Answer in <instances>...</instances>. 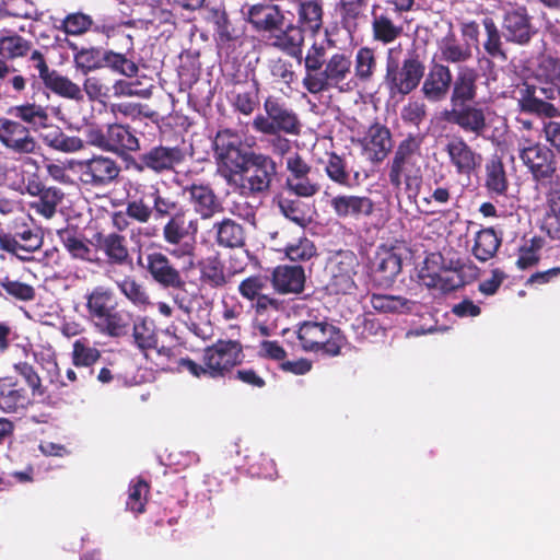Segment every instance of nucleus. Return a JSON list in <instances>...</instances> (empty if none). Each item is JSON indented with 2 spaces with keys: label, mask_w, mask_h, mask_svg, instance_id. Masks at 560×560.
<instances>
[{
  "label": "nucleus",
  "mask_w": 560,
  "mask_h": 560,
  "mask_svg": "<svg viewBox=\"0 0 560 560\" xmlns=\"http://www.w3.org/2000/svg\"><path fill=\"white\" fill-rule=\"evenodd\" d=\"M85 299L88 317L101 334L121 337L128 332L129 315L117 311V302L112 289L103 285L95 287Z\"/></svg>",
  "instance_id": "nucleus-1"
},
{
  "label": "nucleus",
  "mask_w": 560,
  "mask_h": 560,
  "mask_svg": "<svg viewBox=\"0 0 560 560\" xmlns=\"http://www.w3.org/2000/svg\"><path fill=\"white\" fill-rule=\"evenodd\" d=\"M243 358L244 355L240 342L234 340H220L205 349L202 364H198L190 359H182L179 361V368L188 371L196 377L202 375L219 377L240 364Z\"/></svg>",
  "instance_id": "nucleus-2"
},
{
  "label": "nucleus",
  "mask_w": 560,
  "mask_h": 560,
  "mask_svg": "<svg viewBox=\"0 0 560 560\" xmlns=\"http://www.w3.org/2000/svg\"><path fill=\"white\" fill-rule=\"evenodd\" d=\"M352 61L343 52L334 54L319 72H311L303 78V86L312 94L336 89L341 93L353 91L357 80L351 74Z\"/></svg>",
  "instance_id": "nucleus-3"
},
{
  "label": "nucleus",
  "mask_w": 560,
  "mask_h": 560,
  "mask_svg": "<svg viewBox=\"0 0 560 560\" xmlns=\"http://www.w3.org/2000/svg\"><path fill=\"white\" fill-rule=\"evenodd\" d=\"M421 144L420 135H409L398 144L388 172L394 188L399 189L402 184L408 190L418 187L421 179Z\"/></svg>",
  "instance_id": "nucleus-4"
},
{
  "label": "nucleus",
  "mask_w": 560,
  "mask_h": 560,
  "mask_svg": "<svg viewBox=\"0 0 560 560\" xmlns=\"http://www.w3.org/2000/svg\"><path fill=\"white\" fill-rule=\"evenodd\" d=\"M277 175V163L269 155L249 152L240 174L230 176V186L244 197L267 192Z\"/></svg>",
  "instance_id": "nucleus-5"
},
{
  "label": "nucleus",
  "mask_w": 560,
  "mask_h": 560,
  "mask_svg": "<svg viewBox=\"0 0 560 560\" xmlns=\"http://www.w3.org/2000/svg\"><path fill=\"white\" fill-rule=\"evenodd\" d=\"M198 232V222L186 219L185 212H176L163 226V238L172 247L167 249L170 256L184 261L183 271L187 272L195 267V235Z\"/></svg>",
  "instance_id": "nucleus-6"
},
{
  "label": "nucleus",
  "mask_w": 560,
  "mask_h": 560,
  "mask_svg": "<svg viewBox=\"0 0 560 560\" xmlns=\"http://www.w3.org/2000/svg\"><path fill=\"white\" fill-rule=\"evenodd\" d=\"M184 211L178 202L168 195L162 194L154 185H140L135 196L127 203L128 215L139 223H148L154 215L156 219L171 218Z\"/></svg>",
  "instance_id": "nucleus-7"
},
{
  "label": "nucleus",
  "mask_w": 560,
  "mask_h": 560,
  "mask_svg": "<svg viewBox=\"0 0 560 560\" xmlns=\"http://www.w3.org/2000/svg\"><path fill=\"white\" fill-rule=\"evenodd\" d=\"M265 115H257L253 120V128L265 135H278L280 132L298 136L301 131V122L293 112L281 100L269 96L264 102Z\"/></svg>",
  "instance_id": "nucleus-8"
},
{
  "label": "nucleus",
  "mask_w": 560,
  "mask_h": 560,
  "mask_svg": "<svg viewBox=\"0 0 560 560\" xmlns=\"http://www.w3.org/2000/svg\"><path fill=\"white\" fill-rule=\"evenodd\" d=\"M298 337L304 350L338 355L345 345L340 330L327 323L305 322L298 331Z\"/></svg>",
  "instance_id": "nucleus-9"
},
{
  "label": "nucleus",
  "mask_w": 560,
  "mask_h": 560,
  "mask_svg": "<svg viewBox=\"0 0 560 560\" xmlns=\"http://www.w3.org/2000/svg\"><path fill=\"white\" fill-rule=\"evenodd\" d=\"M219 172L230 186V176L240 174L248 161L249 153L242 152L240 137L231 130H221L213 141Z\"/></svg>",
  "instance_id": "nucleus-10"
},
{
  "label": "nucleus",
  "mask_w": 560,
  "mask_h": 560,
  "mask_svg": "<svg viewBox=\"0 0 560 560\" xmlns=\"http://www.w3.org/2000/svg\"><path fill=\"white\" fill-rule=\"evenodd\" d=\"M40 229L23 223L15 225L13 233L0 230V248L21 260H31L33 253L43 245Z\"/></svg>",
  "instance_id": "nucleus-11"
},
{
  "label": "nucleus",
  "mask_w": 560,
  "mask_h": 560,
  "mask_svg": "<svg viewBox=\"0 0 560 560\" xmlns=\"http://www.w3.org/2000/svg\"><path fill=\"white\" fill-rule=\"evenodd\" d=\"M74 168L81 183L93 188L107 186L120 172L119 165L113 159L104 155L77 161Z\"/></svg>",
  "instance_id": "nucleus-12"
},
{
  "label": "nucleus",
  "mask_w": 560,
  "mask_h": 560,
  "mask_svg": "<svg viewBox=\"0 0 560 560\" xmlns=\"http://www.w3.org/2000/svg\"><path fill=\"white\" fill-rule=\"evenodd\" d=\"M422 63L415 59H405L401 67L388 61L386 84L393 95H406L416 89L423 77Z\"/></svg>",
  "instance_id": "nucleus-13"
},
{
  "label": "nucleus",
  "mask_w": 560,
  "mask_h": 560,
  "mask_svg": "<svg viewBox=\"0 0 560 560\" xmlns=\"http://www.w3.org/2000/svg\"><path fill=\"white\" fill-rule=\"evenodd\" d=\"M0 143L20 155L33 154L39 148L30 128L5 117L0 118Z\"/></svg>",
  "instance_id": "nucleus-14"
},
{
  "label": "nucleus",
  "mask_w": 560,
  "mask_h": 560,
  "mask_svg": "<svg viewBox=\"0 0 560 560\" xmlns=\"http://www.w3.org/2000/svg\"><path fill=\"white\" fill-rule=\"evenodd\" d=\"M144 267L152 279L162 288L183 289L186 284L180 270H178L163 253L154 252L148 254Z\"/></svg>",
  "instance_id": "nucleus-15"
},
{
  "label": "nucleus",
  "mask_w": 560,
  "mask_h": 560,
  "mask_svg": "<svg viewBox=\"0 0 560 560\" xmlns=\"http://www.w3.org/2000/svg\"><path fill=\"white\" fill-rule=\"evenodd\" d=\"M451 165L456 174L469 177L482 163V156L476 152L463 138H453L445 145Z\"/></svg>",
  "instance_id": "nucleus-16"
},
{
  "label": "nucleus",
  "mask_w": 560,
  "mask_h": 560,
  "mask_svg": "<svg viewBox=\"0 0 560 560\" xmlns=\"http://www.w3.org/2000/svg\"><path fill=\"white\" fill-rule=\"evenodd\" d=\"M355 266L357 258L352 253L342 254L330 262V280L327 288L331 293L350 294L355 289Z\"/></svg>",
  "instance_id": "nucleus-17"
},
{
  "label": "nucleus",
  "mask_w": 560,
  "mask_h": 560,
  "mask_svg": "<svg viewBox=\"0 0 560 560\" xmlns=\"http://www.w3.org/2000/svg\"><path fill=\"white\" fill-rule=\"evenodd\" d=\"M520 158L536 178H547L555 171L552 152L539 143L526 141L521 144Z\"/></svg>",
  "instance_id": "nucleus-18"
},
{
  "label": "nucleus",
  "mask_w": 560,
  "mask_h": 560,
  "mask_svg": "<svg viewBox=\"0 0 560 560\" xmlns=\"http://www.w3.org/2000/svg\"><path fill=\"white\" fill-rule=\"evenodd\" d=\"M242 14L257 31H279L284 22L282 12L273 4L258 3L244 5Z\"/></svg>",
  "instance_id": "nucleus-19"
},
{
  "label": "nucleus",
  "mask_w": 560,
  "mask_h": 560,
  "mask_svg": "<svg viewBox=\"0 0 560 560\" xmlns=\"http://www.w3.org/2000/svg\"><path fill=\"white\" fill-rule=\"evenodd\" d=\"M282 316L283 307L280 301L262 298L255 304L254 327L261 336H270L278 329Z\"/></svg>",
  "instance_id": "nucleus-20"
},
{
  "label": "nucleus",
  "mask_w": 560,
  "mask_h": 560,
  "mask_svg": "<svg viewBox=\"0 0 560 560\" xmlns=\"http://www.w3.org/2000/svg\"><path fill=\"white\" fill-rule=\"evenodd\" d=\"M448 120L466 132L474 133L477 137L486 136L487 118L486 112L481 107L467 104L452 107L448 113Z\"/></svg>",
  "instance_id": "nucleus-21"
},
{
  "label": "nucleus",
  "mask_w": 560,
  "mask_h": 560,
  "mask_svg": "<svg viewBox=\"0 0 560 560\" xmlns=\"http://www.w3.org/2000/svg\"><path fill=\"white\" fill-rule=\"evenodd\" d=\"M452 79L448 67L442 63H434L424 79L422 85L423 95L431 102L444 100L450 91Z\"/></svg>",
  "instance_id": "nucleus-22"
},
{
  "label": "nucleus",
  "mask_w": 560,
  "mask_h": 560,
  "mask_svg": "<svg viewBox=\"0 0 560 560\" xmlns=\"http://www.w3.org/2000/svg\"><path fill=\"white\" fill-rule=\"evenodd\" d=\"M335 214L341 219L370 215L373 211V202L369 197L355 195H338L329 201Z\"/></svg>",
  "instance_id": "nucleus-23"
},
{
  "label": "nucleus",
  "mask_w": 560,
  "mask_h": 560,
  "mask_svg": "<svg viewBox=\"0 0 560 560\" xmlns=\"http://www.w3.org/2000/svg\"><path fill=\"white\" fill-rule=\"evenodd\" d=\"M504 35L508 40L524 44L533 34L527 10L524 7L506 11L503 20Z\"/></svg>",
  "instance_id": "nucleus-24"
},
{
  "label": "nucleus",
  "mask_w": 560,
  "mask_h": 560,
  "mask_svg": "<svg viewBox=\"0 0 560 560\" xmlns=\"http://www.w3.org/2000/svg\"><path fill=\"white\" fill-rule=\"evenodd\" d=\"M182 160L180 151L177 148L155 147L139 158L137 167L141 171L149 168L155 173L172 170Z\"/></svg>",
  "instance_id": "nucleus-25"
},
{
  "label": "nucleus",
  "mask_w": 560,
  "mask_h": 560,
  "mask_svg": "<svg viewBox=\"0 0 560 560\" xmlns=\"http://www.w3.org/2000/svg\"><path fill=\"white\" fill-rule=\"evenodd\" d=\"M478 73L469 67H459L453 82L451 95L452 107H458L471 102L477 96L476 81Z\"/></svg>",
  "instance_id": "nucleus-26"
},
{
  "label": "nucleus",
  "mask_w": 560,
  "mask_h": 560,
  "mask_svg": "<svg viewBox=\"0 0 560 560\" xmlns=\"http://www.w3.org/2000/svg\"><path fill=\"white\" fill-rule=\"evenodd\" d=\"M194 210L202 218L210 219L222 210V206L212 189L203 185H192L186 189Z\"/></svg>",
  "instance_id": "nucleus-27"
},
{
  "label": "nucleus",
  "mask_w": 560,
  "mask_h": 560,
  "mask_svg": "<svg viewBox=\"0 0 560 560\" xmlns=\"http://www.w3.org/2000/svg\"><path fill=\"white\" fill-rule=\"evenodd\" d=\"M96 245L102 250L109 265H125L129 260V252L124 236L116 233L97 234Z\"/></svg>",
  "instance_id": "nucleus-28"
},
{
  "label": "nucleus",
  "mask_w": 560,
  "mask_h": 560,
  "mask_svg": "<svg viewBox=\"0 0 560 560\" xmlns=\"http://www.w3.org/2000/svg\"><path fill=\"white\" fill-rule=\"evenodd\" d=\"M401 259L398 254L392 249L383 248L376 253L373 262V273L382 284H389L400 272Z\"/></svg>",
  "instance_id": "nucleus-29"
},
{
  "label": "nucleus",
  "mask_w": 560,
  "mask_h": 560,
  "mask_svg": "<svg viewBox=\"0 0 560 560\" xmlns=\"http://www.w3.org/2000/svg\"><path fill=\"white\" fill-rule=\"evenodd\" d=\"M304 281V270L300 266H279L272 273L273 287L280 293H299Z\"/></svg>",
  "instance_id": "nucleus-30"
},
{
  "label": "nucleus",
  "mask_w": 560,
  "mask_h": 560,
  "mask_svg": "<svg viewBox=\"0 0 560 560\" xmlns=\"http://www.w3.org/2000/svg\"><path fill=\"white\" fill-rule=\"evenodd\" d=\"M15 352L19 360L13 363V370L23 377L34 395L43 394L40 377L27 361L31 355H34L32 346L30 343L15 345Z\"/></svg>",
  "instance_id": "nucleus-31"
},
{
  "label": "nucleus",
  "mask_w": 560,
  "mask_h": 560,
  "mask_svg": "<svg viewBox=\"0 0 560 560\" xmlns=\"http://www.w3.org/2000/svg\"><path fill=\"white\" fill-rule=\"evenodd\" d=\"M323 4L320 0H300L298 7L299 27L303 32L317 34L323 28Z\"/></svg>",
  "instance_id": "nucleus-32"
},
{
  "label": "nucleus",
  "mask_w": 560,
  "mask_h": 560,
  "mask_svg": "<svg viewBox=\"0 0 560 560\" xmlns=\"http://www.w3.org/2000/svg\"><path fill=\"white\" fill-rule=\"evenodd\" d=\"M380 5L372 9V32L373 38L383 44L395 42L402 33L401 25L395 24L386 12H378Z\"/></svg>",
  "instance_id": "nucleus-33"
},
{
  "label": "nucleus",
  "mask_w": 560,
  "mask_h": 560,
  "mask_svg": "<svg viewBox=\"0 0 560 560\" xmlns=\"http://www.w3.org/2000/svg\"><path fill=\"white\" fill-rule=\"evenodd\" d=\"M363 145L372 161H382L392 148L390 133L388 129L381 126H373L370 128Z\"/></svg>",
  "instance_id": "nucleus-34"
},
{
  "label": "nucleus",
  "mask_w": 560,
  "mask_h": 560,
  "mask_svg": "<svg viewBox=\"0 0 560 560\" xmlns=\"http://www.w3.org/2000/svg\"><path fill=\"white\" fill-rule=\"evenodd\" d=\"M58 236L72 258L93 262L96 260V252L75 231L70 229L59 230Z\"/></svg>",
  "instance_id": "nucleus-35"
},
{
  "label": "nucleus",
  "mask_w": 560,
  "mask_h": 560,
  "mask_svg": "<svg viewBox=\"0 0 560 560\" xmlns=\"http://www.w3.org/2000/svg\"><path fill=\"white\" fill-rule=\"evenodd\" d=\"M439 54L441 60L452 63L466 62L472 56L470 44L458 43L452 31L439 42Z\"/></svg>",
  "instance_id": "nucleus-36"
},
{
  "label": "nucleus",
  "mask_w": 560,
  "mask_h": 560,
  "mask_svg": "<svg viewBox=\"0 0 560 560\" xmlns=\"http://www.w3.org/2000/svg\"><path fill=\"white\" fill-rule=\"evenodd\" d=\"M199 269L200 282L203 285L211 288H220L226 283V277L224 273V266L220 258L217 256H210L195 261L194 268Z\"/></svg>",
  "instance_id": "nucleus-37"
},
{
  "label": "nucleus",
  "mask_w": 560,
  "mask_h": 560,
  "mask_svg": "<svg viewBox=\"0 0 560 560\" xmlns=\"http://www.w3.org/2000/svg\"><path fill=\"white\" fill-rule=\"evenodd\" d=\"M30 399L23 388H18L10 378L0 380V408L5 412L24 409Z\"/></svg>",
  "instance_id": "nucleus-38"
},
{
  "label": "nucleus",
  "mask_w": 560,
  "mask_h": 560,
  "mask_svg": "<svg viewBox=\"0 0 560 560\" xmlns=\"http://www.w3.org/2000/svg\"><path fill=\"white\" fill-rule=\"evenodd\" d=\"M215 241L219 246L237 248L244 245L245 232L241 224L231 219H224L213 225Z\"/></svg>",
  "instance_id": "nucleus-39"
},
{
  "label": "nucleus",
  "mask_w": 560,
  "mask_h": 560,
  "mask_svg": "<svg viewBox=\"0 0 560 560\" xmlns=\"http://www.w3.org/2000/svg\"><path fill=\"white\" fill-rule=\"evenodd\" d=\"M9 113L16 119L27 124L35 131L48 126L49 116L46 108L42 105L25 103L11 107Z\"/></svg>",
  "instance_id": "nucleus-40"
},
{
  "label": "nucleus",
  "mask_w": 560,
  "mask_h": 560,
  "mask_svg": "<svg viewBox=\"0 0 560 560\" xmlns=\"http://www.w3.org/2000/svg\"><path fill=\"white\" fill-rule=\"evenodd\" d=\"M139 149V141L133 133L122 125L107 126L106 151L124 153Z\"/></svg>",
  "instance_id": "nucleus-41"
},
{
  "label": "nucleus",
  "mask_w": 560,
  "mask_h": 560,
  "mask_svg": "<svg viewBox=\"0 0 560 560\" xmlns=\"http://www.w3.org/2000/svg\"><path fill=\"white\" fill-rule=\"evenodd\" d=\"M500 238L492 229L481 230L475 237L472 254L478 260L487 261L494 256L500 246Z\"/></svg>",
  "instance_id": "nucleus-42"
},
{
  "label": "nucleus",
  "mask_w": 560,
  "mask_h": 560,
  "mask_svg": "<svg viewBox=\"0 0 560 560\" xmlns=\"http://www.w3.org/2000/svg\"><path fill=\"white\" fill-rule=\"evenodd\" d=\"M542 229L550 237L560 238V183L550 192Z\"/></svg>",
  "instance_id": "nucleus-43"
},
{
  "label": "nucleus",
  "mask_w": 560,
  "mask_h": 560,
  "mask_svg": "<svg viewBox=\"0 0 560 560\" xmlns=\"http://www.w3.org/2000/svg\"><path fill=\"white\" fill-rule=\"evenodd\" d=\"M44 84L47 89L59 96L74 101L83 100V92L81 88L77 83L72 82L69 78L63 77L56 71L47 79Z\"/></svg>",
  "instance_id": "nucleus-44"
},
{
  "label": "nucleus",
  "mask_w": 560,
  "mask_h": 560,
  "mask_svg": "<svg viewBox=\"0 0 560 560\" xmlns=\"http://www.w3.org/2000/svg\"><path fill=\"white\" fill-rule=\"evenodd\" d=\"M117 288L133 305L147 307L151 305L145 288L132 277H125L121 280H114Z\"/></svg>",
  "instance_id": "nucleus-45"
},
{
  "label": "nucleus",
  "mask_w": 560,
  "mask_h": 560,
  "mask_svg": "<svg viewBox=\"0 0 560 560\" xmlns=\"http://www.w3.org/2000/svg\"><path fill=\"white\" fill-rule=\"evenodd\" d=\"M103 68H108L113 72L132 78L138 73V66L135 61L127 58L126 55L114 50H104Z\"/></svg>",
  "instance_id": "nucleus-46"
},
{
  "label": "nucleus",
  "mask_w": 560,
  "mask_h": 560,
  "mask_svg": "<svg viewBox=\"0 0 560 560\" xmlns=\"http://www.w3.org/2000/svg\"><path fill=\"white\" fill-rule=\"evenodd\" d=\"M486 185L494 194L503 195L508 189V179L502 162L493 158L486 165Z\"/></svg>",
  "instance_id": "nucleus-47"
},
{
  "label": "nucleus",
  "mask_w": 560,
  "mask_h": 560,
  "mask_svg": "<svg viewBox=\"0 0 560 560\" xmlns=\"http://www.w3.org/2000/svg\"><path fill=\"white\" fill-rule=\"evenodd\" d=\"M376 69L374 51L369 47H361L355 54L354 75L357 81L368 82L372 79Z\"/></svg>",
  "instance_id": "nucleus-48"
},
{
  "label": "nucleus",
  "mask_w": 560,
  "mask_h": 560,
  "mask_svg": "<svg viewBox=\"0 0 560 560\" xmlns=\"http://www.w3.org/2000/svg\"><path fill=\"white\" fill-rule=\"evenodd\" d=\"M278 32L273 36L272 45L295 55L304 40L303 31L299 26L290 25L284 31L280 28Z\"/></svg>",
  "instance_id": "nucleus-49"
},
{
  "label": "nucleus",
  "mask_w": 560,
  "mask_h": 560,
  "mask_svg": "<svg viewBox=\"0 0 560 560\" xmlns=\"http://www.w3.org/2000/svg\"><path fill=\"white\" fill-rule=\"evenodd\" d=\"M63 194L58 188H45L40 190L38 200L34 201L32 207L37 213L50 219L55 215L57 206L61 202Z\"/></svg>",
  "instance_id": "nucleus-50"
},
{
  "label": "nucleus",
  "mask_w": 560,
  "mask_h": 560,
  "mask_svg": "<svg viewBox=\"0 0 560 560\" xmlns=\"http://www.w3.org/2000/svg\"><path fill=\"white\" fill-rule=\"evenodd\" d=\"M269 279L262 276H253L243 280L238 285L240 294L249 301L260 302L262 298H269Z\"/></svg>",
  "instance_id": "nucleus-51"
},
{
  "label": "nucleus",
  "mask_w": 560,
  "mask_h": 560,
  "mask_svg": "<svg viewBox=\"0 0 560 560\" xmlns=\"http://www.w3.org/2000/svg\"><path fill=\"white\" fill-rule=\"evenodd\" d=\"M101 351L90 346L86 339H78L72 346V363L80 368H89L98 361Z\"/></svg>",
  "instance_id": "nucleus-52"
},
{
  "label": "nucleus",
  "mask_w": 560,
  "mask_h": 560,
  "mask_svg": "<svg viewBox=\"0 0 560 560\" xmlns=\"http://www.w3.org/2000/svg\"><path fill=\"white\" fill-rule=\"evenodd\" d=\"M325 173L330 180L341 186L350 185V172L346 161L336 153H329L325 162Z\"/></svg>",
  "instance_id": "nucleus-53"
},
{
  "label": "nucleus",
  "mask_w": 560,
  "mask_h": 560,
  "mask_svg": "<svg viewBox=\"0 0 560 560\" xmlns=\"http://www.w3.org/2000/svg\"><path fill=\"white\" fill-rule=\"evenodd\" d=\"M104 50L98 48H82L73 56L74 65L83 73L103 68Z\"/></svg>",
  "instance_id": "nucleus-54"
},
{
  "label": "nucleus",
  "mask_w": 560,
  "mask_h": 560,
  "mask_svg": "<svg viewBox=\"0 0 560 560\" xmlns=\"http://www.w3.org/2000/svg\"><path fill=\"white\" fill-rule=\"evenodd\" d=\"M31 43L19 35L3 36L0 38V56L7 59H15L27 55Z\"/></svg>",
  "instance_id": "nucleus-55"
},
{
  "label": "nucleus",
  "mask_w": 560,
  "mask_h": 560,
  "mask_svg": "<svg viewBox=\"0 0 560 560\" xmlns=\"http://www.w3.org/2000/svg\"><path fill=\"white\" fill-rule=\"evenodd\" d=\"M132 336L135 343L142 350L154 348L156 345L153 323L144 318H141L133 324Z\"/></svg>",
  "instance_id": "nucleus-56"
},
{
  "label": "nucleus",
  "mask_w": 560,
  "mask_h": 560,
  "mask_svg": "<svg viewBox=\"0 0 560 560\" xmlns=\"http://www.w3.org/2000/svg\"><path fill=\"white\" fill-rule=\"evenodd\" d=\"M149 486L141 479L132 481L129 487L127 509L133 513H142L147 503Z\"/></svg>",
  "instance_id": "nucleus-57"
},
{
  "label": "nucleus",
  "mask_w": 560,
  "mask_h": 560,
  "mask_svg": "<svg viewBox=\"0 0 560 560\" xmlns=\"http://www.w3.org/2000/svg\"><path fill=\"white\" fill-rule=\"evenodd\" d=\"M284 253L291 260H307L316 254V248L312 241L300 236L285 245Z\"/></svg>",
  "instance_id": "nucleus-58"
},
{
  "label": "nucleus",
  "mask_w": 560,
  "mask_h": 560,
  "mask_svg": "<svg viewBox=\"0 0 560 560\" xmlns=\"http://www.w3.org/2000/svg\"><path fill=\"white\" fill-rule=\"evenodd\" d=\"M285 185L290 192L303 198L312 197L319 190V184L313 180L310 175H304L303 177L287 178Z\"/></svg>",
  "instance_id": "nucleus-59"
},
{
  "label": "nucleus",
  "mask_w": 560,
  "mask_h": 560,
  "mask_svg": "<svg viewBox=\"0 0 560 560\" xmlns=\"http://www.w3.org/2000/svg\"><path fill=\"white\" fill-rule=\"evenodd\" d=\"M371 305L375 311L384 313H395L404 310L408 301L401 296L372 294Z\"/></svg>",
  "instance_id": "nucleus-60"
},
{
  "label": "nucleus",
  "mask_w": 560,
  "mask_h": 560,
  "mask_svg": "<svg viewBox=\"0 0 560 560\" xmlns=\"http://www.w3.org/2000/svg\"><path fill=\"white\" fill-rule=\"evenodd\" d=\"M482 25L486 31L487 39L483 43L485 50L492 57L502 56L500 32L491 18H485Z\"/></svg>",
  "instance_id": "nucleus-61"
},
{
  "label": "nucleus",
  "mask_w": 560,
  "mask_h": 560,
  "mask_svg": "<svg viewBox=\"0 0 560 560\" xmlns=\"http://www.w3.org/2000/svg\"><path fill=\"white\" fill-rule=\"evenodd\" d=\"M542 244L540 240L532 238L526 242L518 252L516 266L520 269H527L536 265L539 260V250Z\"/></svg>",
  "instance_id": "nucleus-62"
},
{
  "label": "nucleus",
  "mask_w": 560,
  "mask_h": 560,
  "mask_svg": "<svg viewBox=\"0 0 560 560\" xmlns=\"http://www.w3.org/2000/svg\"><path fill=\"white\" fill-rule=\"evenodd\" d=\"M537 78L560 88V61L552 57H544L537 69Z\"/></svg>",
  "instance_id": "nucleus-63"
},
{
  "label": "nucleus",
  "mask_w": 560,
  "mask_h": 560,
  "mask_svg": "<svg viewBox=\"0 0 560 560\" xmlns=\"http://www.w3.org/2000/svg\"><path fill=\"white\" fill-rule=\"evenodd\" d=\"M0 287L11 296L21 301H31L35 296V290L32 285L10 280L8 277L0 279Z\"/></svg>",
  "instance_id": "nucleus-64"
}]
</instances>
